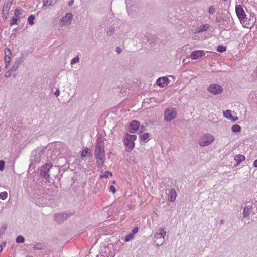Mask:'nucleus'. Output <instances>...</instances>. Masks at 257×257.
<instances>
[{
  "mask_svg": "<svg viewBox=\"0 0 257 257\" xmlns=\"http://www.w3.org/2000/svg\"><path fill=\"white\" fill-rule=\"evenodd\" d=\"M94 153L98 167L101 168L105 162L104 142L101 139H97Z\"/></svg>",
  "mask_w": 257,
  "mask_h": 257,
  "instance_id": "f257e3e1",
  "label": "nucleus"
},
{
  "mask_svg": "<svg viewBox=\"0 0 257 257\" xmlns=\"http://www.w3.org/2000/svg\"><path fill=\"white\" fill-rule=\"evenodd\" d=\"M137 139L136 135H131L126 134L124 138V144L126 147V150L127 151H131L135 146L134 141Z\"/></svg>",
  "mask_w": 257,
  "mask_h": 257,
  "instance_id": "f03ea898",
  "label": "nucleus"
},
{
  "mask_svg": "<svg viewBox=\"0 0 257 257\" xmlns=\"http://www.w3.org/2000/svg\"><path fill=\"white\" fill-rule=\"evenodd\" d=\"M214 140L213 135L206 134L203 135L199 140V144L201 146H206L210 144Z\"/></svg>",
  "mask_w": 257,
  "mask_h": 257,
  "instance_id": "7ed1b4c3",
  "label": "nucleus"
},
{
  "mask_svg": "<svg viewBox=\"0 0 257 257\" xmlns=\"http://www.w3.org/2000/svg\"><path fill=\"white\" fill-rule=\"evenodd\" d=\"M176 111L172 108H169L165 111L164 118L166 121H170L176 117Z\"/></svg>",
  "mask_w": 257,
  "mask_h": 257,
  "instance_id": "20e7f679",
  "label": "nucleus"
},
{
  "mask_svg": "<svg viewBox=\"0 0 257 257\" xmlns=\"http://www.w3.org/2000/svg\"><path fill=\"white\" fill-rule=\"evenodd\" d=\"M208 91L212 94H217L222 92L223 89L221 86L216 84H212L208 88Z\"/></svg>",
  "mask_w": 257,
  "mask_h": 257,
  "instance_id": "39448f33",
  "label": "nucleus"
},
{
  "mask_svg": "<svg viewBox=\"0 0 257 257\" xmlns=\"http://www.w3.org/2000/svg\"><path fill=\"white\" fill-rule=\"evenodd\" d=\"M236 14L240 21H242L246 17L245 13L240 5H237L235 8Z\"/></svg>",
  "mask_w": 257,
  "mask_h": 257,
  "instance_id": "423d86ee",
  "label": "nucleus"
},
{
  "mask_svg": "<svg viewBox=\"0 0 257 257\" xmlns=\"http://www.w3.org/2000/svg\"><path fill=\"white\" fill-rule=\"evenodd\" d=\"M205 53L202 50H196L193 51L190 54V58L193 60H196L203 57Z\"/></svg>",
  "mask_w": 257,
  "mask_h": 257,
  "instance_id": "0eeeda50",
  "label": "nucleus"
},
{
  "mask_svg": "<svg viewBox=\"0 0 257 257\" xmlns=\"http://www.w3.org/2000/svg\"><path fill=\"white\" fill-rule=\"evenodd\" d=\"M72 19V14L70 13H67L61 20L60 23L62 25L69 24Z\"/></svg>",
  "mask_w": 257,
  "mask_h": 257,
  "instance_id": "6e6552de",
  "label": "nucleus"
},
{
  "mask_svg": "<svg viewBox=\"0 0 257 257\" xmlns=\"http://www.w3.org/2000/svg\"><path fill=\"white\" fill-rule=\"evenodd\" d=\"M168 81L169 80L167 77H161L157 79V80L156 81V84L159 86L164 87L168 85Z\"/></svg>",
  "mask_w": 257,
  "mask_h": 257,
  "instance_id": "1a4fd4ad",
  "label": "nucleus"
},
{
  "mask_svg": "<svg viewBox=\"0 0 257 257\" xmlns=\"http://www.w3.org/2000/svg\"><path fill=\"white\" fill-rule=\"evenodd\" d=\"M224 116L233 121H236L238 120V118L236 116H232L231 112L230 110H227L223 112Z\"/></svg>",
  "mask_w": 257,
  "mask_h": 257,
  "instance_id": "9d476101",
  "label": "nucleus"
},
{
  "mask_svg": "<svg viewBox=\"0 0 257 257\" xmlns=\"http://www.w3.org/2000/svg\"><path fill=\"white\" fill-rule=\"evenodd\" d=\"M140 126V122L138 121L133 120L130 124V132L133 133L134 131H137Z\"/></svg>",
  "mask_w": 257,
  "mask_h": 257,
  "instance_id": "9b49d317",
  "label": "nucleus"
},
{
  "mask_svg": "<svg viewBox=\"0 0 257 257\" xmlns=\"http://www.w3.org/2000/svg\"><path fill=\"white\" fill-rule=\"evenodd\" d=\"M176 192L174 189H171L169 191L168 200L170 202H173L176 198Z\"/></svg>",
  "mask_w": 257,
  "mask_h": 257,
  "instance_id": "f8f14e48",
  "label": "nucleus"
},
{
  "mask_svg": "<svg viewBox=\"0 0 257 257\" xmlns=\"http://www.w3.org/2000/svg\"><path fill=\"white\" fill-rule=\"evenodd\" d=\"M166 232L164 229L161 228L156 234V237L158 238H164L166 235Z\"/></svg>",
  "mask_w": 257,
  "mask_h": 257,
  "instance_id": "ddd939ff",
  "label": "nucleus"
},
{
  "mask_svg": "<svg viewBox=\"0 0 257 257\" xmlns=\"http://www.w3.org/2000/svg\"><path fill=\"white\" fill-rule=\"evenodd\" d=\"M209 27V25L207 24H203L200 26L196 30L195 32L196 33H200L201 32L207 30Z\"/></svg>",
  "mask_w": 257,
  "mask_h": 257,
  "instance_id": "4468645a",
  "label": "nucleus"
},
{
  "mask_svg": "<svg viewBox=\"0 0 257 257\" xmlns=\"http://www.w3.org/2000/svg\"><path fill=\"white\" fill-rule=\"evenodd\" d=\"M245 157L243 155H236L234 156V160L236 161L237 164H239L242 161H244Z\"/></svg>",
  "mask_w": 257,
  "mask_h": 257,
  "instance_id": "2eb2a0df",
  "label": "nucleus"
},
{
  "mask_svg": "<svg viewBox=\"0 0 257 257\" xmlns=\"http://www.w3.org/2000/svg\"><path fill=\"white\" fill-rule=\"evenodd\" d=\"M11 4L10 3H5L3 8V13L7 14L9 10L11 8Z\"/></svg>",
  "mask_w": 257,
  "mask_h": 257,
  "instance_id": "dca6fc26",
  "label": "nucleus"
},
{
  "mask_svg": "<svg viewBox=\"0 0 257 257\" xmlns=\"http://www.w3.org/2000/svg\"><path fill=\"white\" fill-rule=\"evenodd\" d=\"M243 24L244 27L250 28L252 26V24L248 22L247 19L245 17L242 21H240Z\"/></svg>",
  "mask_w": 257,
  "mask_h": 257,
  "instance_id": "f3484780",
  "label": "nucleus"
},
{
  "mask_svg": "<svg viewBox=\"0 0 257 257\" xmlns=\"http://www.w3.org/2000/svg\"><path fill=\"white\" fill-rule=\"evenodd\" d=\"M90 150L88 148H86L84 149L81 154V158H83L84 157L90 155Z\"/></svg>",
  "mask_w": 257,
  "mask_h": 257,
  "instance_id": "a211bd4d",
  "label": "nucleus"
},
{
  "mask_svg": "<svg viewBox=\"0 0 257 257\" xmlns=\"http://www.w3.org/2000/svg\"><path fill=\"white\" fill-rule=\"evenodd\" d=\"M109 176H112V173L109 171H106L104 172L103 174H102L100 175V177L101 178H108Z\"/></svg>",
  "mask_w": 257,
  "mask_h": 257,
  "instance_id": "6ab92c4d",
  "label": "nucleus"
},
{
  "mask_svg": "<svg viewBox=\"0 0 257 257\" xmlns=\"http://www.w3.org/2000/svg\"><path fill=\"white\" fill-rule=\"evenodd\" d=\"M251 211V208L249 207H245L244 208V211H243V216H248L250 212Z\"/></svg>",
  "mask_w": 257,
  "mask_h": 257,
  "instance_id": "aec40b11",
  "label": "nucleus"
},
{
  "mask_svg": "<svg viewBox=\"0 0 257 257\" xmlns=\"http://www.w3.org/2000/svg\"><path fill=\"white\" fill-rule=\"evenodd\" d=\"M149 137V134L148 133H145V134H143V135H142L140 136V138H141V140L146 142L148 140Z\"/></svg>",
  "mask_w": 257,
  "mask_h": 257,
  "instance_id": "412c9836",
  "label": "nucleus"
},
{
  "mask_svg": "<svg viewBox=\"0 0 257 257\" xmlns=\"http://www.w3.org/2000/svg\"><path fill=\"white\" fill-rule=\"evenodd\" d=\"M231 130L234 132H239L241 131V127L239 125L235 124L232 126Z\"/></svg>",
  "mask_w": 257,
  "mask_h": 257,
  "instance_id": "4be33fe9",
  "label": "nucleus"
},
{
  "mask_svg": "<svg viewBox=\"0 0 257 257\" xmlns=\"http://www.w3.org/2000/svg\"><path fill=\"white\" fill-rule=\"evenodd\" d=\"M8 193L6 191L0 193V199L5 200L8 197Z\"/></svg>",
  "mask_w": 257,
  "mask_h": 257,
  "instance_id": "5701e85b",
  "label": "nucleus"
},
{
  "mask_svg": "<svg viewBox=\"0 0 257 257\" xmlns=\"http://www.w3.org/2000/svg\"><path fill=\"white\" fill-rule=\"evenodd\" d=\"M19 19V17H15V16L14 15V16L11 19V25H13L14 24H16L17 22L18 21V20Z\"/></svg>",
  "mask_w": 257,
  "mask_h": 257,
  "instance_id": "b1692460",
  "label": "nucleus"
},
{
  "mask_svg": "<svg viewBox=\"0 0 257 257\" xmlns=\"http://www.w3.org/2000/svg\"><path fill=\"white\" fill-rule=\"evenodd\" d=\"M35 19V16L33 15H31L28 19V21L30 25H33L34 23V20Z\"/></svg>",
  "mask_w": 257,
  "mask_h": 257,
  "instance_id": "393cba45",
  "label": "nucleus"
},
{
  "mask_svg": "<svg viewBox=\"0 0 257 257\" xmlns=\"http://www.w3.org/2000/svg\"><path fill=\"white\" fill-rule=\"evenodd\" d=\"M226 50V47L223 46H219L217 48V51L219 52H224Z\"/></svg>",
  "mask_w": 257,
  "mask_h": 257,
  "instance_id": "a878e982",
  "label": "nucleus"
},
{
  "mask_svg": "<svg viewBox=\"0 0 257 257\" xmlns=\"http://www.w3.org/2000/svg\"><path fill=\"white\" fill-rule=\"evenodd\" d=\"M24 242V238L22 236H19L16 239L17 243H23Z\"/></svg>",
  "mask_w": 257,
  "mask_h": 257,
  "instance_id": "bb28decb",
  "label": "nucleus"
},
{
  "mask_svg": "<svg viewBox=\"0 0 257 257\" xmlns=\"http://www.w3.org/2000/svg\"><path fill=\"white\" fill-rule=\"evenodd\" d=\"M5 57H11L12 55L11 51L9 49H5Z\"/></svg>",
  "mask_w": 257,
  "mask_h": 257,
  "instance_id": "cd10ccee",
  "label": "nucleus"
},
{
  "mask_svg": "<svg viewBox=\"0 0 257 257\" xmlns=\"http://www.w3.org/2000/svg\"><path fill=\"white\" fill-rule=\"evenodd\" d=\"M52 0H43V6H48L52 4Z\"/></svg>",
  "mask_w": 257,
  "mask_h": 257,
  "instance_id": "c85d7f7f",
  "label": "nucleus"
},
{
  "mask_svg": "<svg viewBox=\"0 0 257 257\" xmlns=\"http://www.w3.org/2000/svg\"><path fill=\"white\" fill-rule=\"evenodd\" d=\"M134 238V235L133 234L130 233V234H128V235L126 236L125 239V241L126 242H128L130 240Z\"/></svg>",
  "mask_w": 257,
  "mask_h": 257,
  "instance_id": "c756f323",
  "label": "nucleus"
},
{
  "mask_svg": "<svg viewBox=\"0 0 257 257\" xmlns=\"http://www.w3.org/2000/svg\"><path fill=\"white\" fill-rule=\"evenodd\" d=\"M11 61V57H5V62L6 64V65L9 64Z\"/></svg>",
  "mask_w": 257,
  "mask_h": 257,
  "instance_id": "7c9ffc66",
  "label": "nucleus"
},
{
  "mask_svg": "<svg viewBox=\"0 0 257 257\" xmlns=\"http://www.w3.org/2000/svg\"><path fill=\"white\" fill-rule=\"evenodd\" d=\"M79 58L78 57H75L74 58H73L72 60H71V64H74L77 62H78L79 61Z\"/></svg>",
  "mask_w": 257,
  "mask_h": 257,
  "instance_id": "2f4dec72",
  "label": "nucleus"
},
{
  "mask_svg": "<svg viewBox=\"0 0 257 257\" xmlns=\"http://www.w3.org/2000/svg\"><path fill=\"white\" fill-rule=\"evenodd\" d=\"M63 215L61 214H57L55 216V219L56 221L60 222V219L63 217Z\"/></svg>",
  "mask_w": 257,
  "mask_h": 257,
  "instance_id": "473e14b6",
  "label": "nucleus"
},
{
  "mask_svg": "<svg viewBox=\"0 0 257 257\" xmlns=\"http://www.w3.org/2000/svg\"><path fill=\"white\" fill-rule=\"evenodd\" d=\"M208 12L209 14H213L215 12V9L212 6L210 7L209 8Z\"/></svg>",
  "mask_w": 257,
  "mask_h": 257,
  "instance_id": "72a5a7b5",
  "label": "nucleus"
},
{
  "mask_svg": "<svg viewBox=\"0 0 257 257\" xmlns=\"http://www.w3.org/2000/svg\"><path fill=\"white\" fill-rule=\"evenodd\" d=\"M4 164L5 162L4 161H0V170L2 171L3 170L4 168Z\"/></svg>",
  "mask_w": 257,
  "mask_h": 257,
  "instance_id": "f704fd0d",
  "label": "nucleus"
},
{
  "mask_svg": "<svg viewBox=\"0 0 257 257\" xmlns=\"http://www.w3.org/2000/svg\"><path fill=\"white\" fill-rule=\"evenodd\" d=\"M138 228L137 227H135L132 229L131 234H133V235H134V234H135L138 232Z\"/></svg>",
  "mask_w": 257,
  "mask_h": 257,
  "instance_id": "c9c22d12",
  "label": "nucleus"
},
{
  "mask_svg": "<svg viewBox=\"0 0 257 257\" xmlns=\"http://www.w3.org/2000/svg\"><path fill=\"white\" fill-rule=\"evenodd\" d=\"M20 13L18 9H16L14 12V15L15 17H19Z\"/></svg>",
  "mask_w": 257,
  "mask_h": 257,
  "instance_id": "e433bc0d",
  "label": "nucleus"
},
{
  "mask_svg": "<svg viewBox=\"0 0 257 257\" xmlns=\"http://www.w3.org/2000/svg\"><path fill=\"white\" fill-rule=\"evenodd\" d=\"M110 190L113 193H115L116 192V189L114 186L112 185L110 187Z\"/></svg>",
  "mask_w": 257,
  "mask_h": 257,
  "instance_id": "4c0bfd02",
  "label": "nucleus"
},
{
  "mask_svg": "<svg viewBox=\"0 0 257 257\" xmlns=\"http://www.w3.org/2000/svg\"><path fill=\"white\" fill-rule=\"evenodd\" d=\"M5 246H6V243L3 242V243H1V244L0 245V252L2 251V250L3 249V247H5Z\"/></svg>",
  "mask_w": 257,
  "mask_h": 257,
  "instance_id": "58836bf2",
  "label": "nucleus"
},
{
  "mask_svg": "<svg viewBox=\"0 0 257 257\" xmlns=\"http://www.w3.org/2000/svg\"><path fill=\"white\" fill-rule=\"evenodd\" d=\"M60 94V91L59 90H57V91L55 92V94L56 96H58Z\"/></svg>",
  "mask_w": 257,
  "mask_h": 257,
  "instance_id": "ea45409f",
  "label": "nucleus"
},
{
  "mask_svg": "<svg viewBox=\"0 0 257 257\" xmlns=\"http://www.w3.org/2000/svg\"><path fill=\"white\" fill-rule=\"evenodd\" d=\"M116 50L118 53H120L121 51L119 47H117Z\"/></svg>",
  "mask_w": 257,
  "mask_h": 257,
  "instance_id": "a19ab883",
  "label": "nucleus"
},
{
  "mask_svg": "<svg viewBox=\"0 0 257 257\" xmlns=\"http://www.w3.org/2000/svg\"><path fill=\"white\" fill-rule=\"evenodd\" d=\"M253 166L255 167H257V159L255 160L254 162H253Z\"/></svg>",
  "mask_w": 257,
  "mask_h": 257,
  "instance_id": "79ce46f5",
  "label": "nucleus"
},
{
  "mask_svg": "<svg viewBox=\"0 0 257 257\" xmlns=\"http://www.w3.org/2000/svg\"><path fill=\"white\" fill-rule=\"evenodd\" d=\"M113 155V154H112V152H109V153H108V156H109V157H110V155Z\"/></svg>",
  "mask_w": 257,
  "mask_h": 257,
  "instance_id": "37998d69",
  "label": "nucleus"
},
{
  "mask_svg": "<svg viewBox=\"0 0 257 257\" xmlns=\"http://www.w3.org/2000/svg\"><path fill=\"white\" fill-rule=\"evenodd\" d=\"M73 1H72V2H70V3H69V5L70 6H71V5H72V4H73Z\"/></svg>",
  "mask_w": 257,
  "mask_h": 257,
  "instance_id": "c03bdc74",
  "label": "nucleus"
},
{
  "mask_svg": "<svg viewBox=\"0 0 257 257\" xmlns=\"http://www.w3.org/2000/svg\"><path fill=\"white\" fill-rule=\"evenodd\" d=\"M115 181H114L113 182V184H115Z\"/></svg>",
  "mask_w": 257,
  "mask_h": 257,
  "instance_id": "a18cd8bd",
  "label": "nucleus"
}]
</instances>
